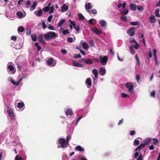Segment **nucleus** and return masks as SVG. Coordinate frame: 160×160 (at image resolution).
Segmentation results:
<instances>
[{
  "instance_id": "nucleus-3",
  "label": "nucleus",
  "mask_w": 160,
  "mask_h": 160,
  "mask_svg": "<svg viewBox=\"0 0 160 160\" xmlns=\"http://www.w3.org/2000/svg\"><path fill=\"white\" fill-rule=\"evenodd\" d=\"M125 87L128 89V91L130 93H132L133 91V85L131 82H128L125 85Z\"/></svg>"
},
{
  "instance_id": "nucleus-54",
  "label": "nucleus",
  "mask_w": 160,
  "mask_h": 160,
  "mask_svg": "<svg viewBox=\"0 0 160 160\" xmlns=\"http://www.w3.org/2000/svg\"><path fill=\"white\" fill-rule=\"evenodd\" d=\"M136 133V131L134 130H132L130 131V134L131 136H133L135 135Z\"/></svg>"
},
{
  "instance_id": "nucleus-63",
  "label": "nucleus",
  "mask_w": 160,
  "mask_h": 160,
  "mask_svg": "<svg viewBox=\"0 0 160 160\" xmlns=\"http://www.w3.org/2000/svg\"><path fill=\"white\" fill-rule=\"evenodd\" d=\"M148 56L150 58H152V53L151 52V51H149L148 53Z\"/></svg>"
},
{
  "instance_id": "nucleus-26",
  "label": "nucleus",
  "mask_w": 160,
  "mask_h": 160,
  "mask_svg": "<svg viewBox=\"0 0 160 160\" xmlns=\"http://www.w3.org/2000/svg\"><path fill=\"white\" fill-rule=\"evenodd\" d=\"M65 19H64L60 20L59 23L58 24V27H60L62 24L65 22Z\"/></svg>"
},
{
  "instance_id": "nucleus-35",
  "label": "nucleus",
  "mask_w": 160,
  "mask_h": 160,
  "mask_svg": "<svg viewBox=\"0 0 160 160\" xmlns=\"http://www.w3.org/2000/svg\"><path fill=\"white\" fill-rule=\"evenodd\" d=\"M17 15L19 17L22 18L23 16V13L21 12L18 11L17 12Z\"/></svg>"
},
{
  "instance_id": "nucleus-60",
  "label": "nucleus",
  "mask_w": 160,
  "mask_h": 160,
  "mask_svg": "<svg viewBox=\"0 0 160 160\" xmlns=\"http://www.w3.org/2000/svg\"><path fill=\"white\" fill-rule=\"evenodd\" d=\"M61 52L63 54H67V51L65 49H62Z\"/></svg>"
},
{
  "instance_id": "nucleus-33",
  "label": "nucleus",
  "mask_w": 160,
  "mask_h": 160,
  "mask_svg": "<svg viewBox=\"0 0 160 160\" xmlns=\"http://www.w3.org/2000/svg\"><path fill=\"white\" fill-rule=\"evenodd\" d=\"M24 103L23 102H20L18 103V107L19 108H22L24 106Z\"/></svg>"
},
{
  "instance_id": "nucleus-57",
  "label": "nucleus",
  "mask_w": 160,
  "mask_h": 160,
  "mask_svg": "<svg viewBox=\"0 0 160 160\" xmlns=\"http://www.w3.org/2000/svg\"><path fill=\"white\" fill-rule=\"evenodd\" d=\"M42 25L43 29H45L47 28V26L44 22H42Z\"/></svg>"
},
{
  "instance_id": "nucleus-34",
  "label": "nucleus",
  "mask_w": 160,
  "mask_h": 160,
  "mask_svg": "<svg viewBox=\"0 0 160 160\" xmlns=\"http://www.w3.org/2000/svg\"><path fill=\"white\" fill-rule=\"evenodd\" d=\"M50 7L49 6H46L43 8V11L44 12H48L49 11Z\"/></svg>"
},
{
  "instance_id": "nucleus-1",
  "label": "nucleus",
  "mask_w": 160,
  "mask_h": 160,
  "mask_svg": "<svg viewBox=\"0 0 160 160\" xmlns=\"http://www.w3.org/2000/svg\"><path fill=\"white\" fill-rule=\"evenodd\" d=\"M71 137L70 135L67 136L66 140L63 138H60L59 140L58 143L61 144V147L65 148L68 147V144L69 143V140L71 139Z\"/></svg>"
},
{
  "instance_id": "nucleus-5",
  "label": "nucleus",
  "mask_w": 160,
  "mask_h": 160,
  "mask_svg": "<svg viewBox=\"0 0 160 160\" xmlns=\"http://www.w3.org/2000/svg\"><path fill=\"white\" fill-rule=\"evenodd\" d=\"M135 30V27H132L127 30V32L130 36H133L134 35Z\"/></svg>"
},
{
  "instance_id": "nucleus-12",
  "label": "nucleus",
  "mask_w": 160,
  "mask_h": 160,
  "mask_svg": "<svg viewBox=\"0 0 160 160\" xmlns=\"http://www.w3.org/2000/svg\"><path fill=\"white\" fill-rule=\"evenodd\" d=\"M35 14L37 16L40 17L42 15V9H40L38 11H36L34 12Z\"/></svg>"
},
{
  "instance_id": "nucleus-2",
  "label": "nucleus",
  "mask_w": 160,
  "mask_h": 160,
  "mask_svg": "<svg viewBox=\"0 0 160 160\" xmlns=\"http://www.w3.org/2000/svg\"><path fill=\"white\" fill-rule=\"evenodd\" d=\"M43 37L45 40H48L50 39H52L55 37H57L56 33L54 32H49L43 35Z\"/></svg>"
},
{
  "instance_id": "nucleus-46",
  "label": "nucleus",
  "mask_w": 160,
  "mask_h": 160,
  "mask_svg": "<svg viewBox=\"0 0 160 160\" xmlns=\"http://www.w3.org/2000/svg\"><path fill=\"white\" fill-rule=\"evenodd\" d=\"M136 79L137 82H139L140 80V77L139 74H137L136 76Z\"/></svg>"
},
{
  "instance_id": "nucleus-52",
  "label": "nucleus",
  "mask_w": 160,
  "mask_h": 160,
  "mask_svg": "<svg viewBox=\"0 0 160 160\" xmlns=\"http://www.w3.org/2000/svg\"><path fill=\"white\" fill-rule=\"evenodd\" d=\"M142 148L139 145L135 150V151L136 152L137 151H140L141 150V149Z\"/></svg>"
},
{
  "instance_id": "nucleus-45",
  "label": "nucleus",
  "mask_w": 160,
  "mask_h": 160,
  "mask_svg": "<svg viewBox=\"0 0 160 160\" xmlns=\"http://www.w3.org/2000/svg\"><path fill=\"white\" fill-rule=\"evenodd\" d=\"M91 12L93 14H96L97 13V10L95 9H92L91 11Z\"/></svg>"
},
{
  "instance_id": "nucleus-30",
  "label": "nucleus",
  "mask_w": 160,
  "mask_h": 160,
  "mask_svg": "<svg viewBox=\"0 0 160 160\" xmlns=\"http://www.w3.org/2000/svg\"><path fill=\"white\" fill-rule=\"evenodd\" d=\"M159 8L156 9L155 10V15L158 17H160V16L159 14Z\"/></svg>"
},
{
  "instance_id": "nucleus-37",
  "label": "nucleus",
  "mask_w": 160,
  "mask_h": 160,
  "mask_svg": "<svg viewBox=\"0 0 160 160\" xmlns=\"http://www.w3.org/2000/svg\"><path fill=\"white\" fill-rule=\"evenodd\" d=\"M62 34L64 35H66L70 33L69 30L67 29L64 30H62Z\"/></svg>"
},
{
  "instance_id": "nucleus-10",
  "label": "nucleus",
  "mask_w": 160,
  "mask_h": 160,
  "mask_svg": "<svg viewBox=\"0 0 160 160\" xmlns=\"http://www.w3.org/2000/svg\"><path fill=\"white\" fill-rule=\"evenodd\" d=\"M92 31L95 33L97 35H99L101 33V31L99 30L97 28H94L92 29Z\"/></svg>"
},
{
  "instance_id": "nucleus-39",
  "label": "nucleus",
  "mask_w": 160,
  "mask_h": 160,
  "mask_svg": "<svg viewBox=\"0 0 160 160\" xmlns=\"http://www.w3.org/2000/svg\"><path fill=\"white\" fill-rule=\"evenodd\" d=\"M8 69H9V70L10 71H13L14 69V67L10 65H9L8 66Z\"/></svg>"
},
{
  "instance_id": "nucleus-48",
  "label": "nucleus",
  "mask_w": 160,
  "mask_h": 160,
  "mask_svg": "<svg viewBox=\"0 0 160 160\" xmlns=\"http://www.w3.org/2000/svg\"><path fill=\"white\" fill-rule=\"evenodd\" d=\"M130 24L132 25L135 26L137 25L138 23L137 22H130Z\"/></svg>"
},
{
  "instance_id": "nucleus-47",
  "label": "nucleus",
  "mask_w": 160,
  "mask_h": 160,
  "mask_svg": "<svg viewBox=\"0 0 160 160\" xmlns=\"http://www.w3.org/2000/svg\"><path fill=\"white\" fill-rule=\"evenodd\" d=\"M153 140L154 142V144H157L159 142L158 139L155 138H153Z\"/></svg>"
},
{
  "instance_id": "nucleus-32",
  "label": "nucleus",
  "mask_w": 160,
  "mask_h": 160,
  "mask_svg": "<svg viewBox=\"0 0 160 160\" xmlns=\"http://www.w3.org/2000/svg\"><path fill=\"white\" fill-rule=\"evenodd\" d=\"M120 18L123 22H126L127 21V17L124 16H121L120 17Z\"/></svg>"
},
{
  "instance_id": "nucleus-13",
  "label": "nucleus",
  "mask_w": 160,
  "mask_h": 160,
  "mask_svg": "<svg viewBox=\"0 0 160 160\" xmlns=\"http://www.w3.org/2000/svg\"><path fill=\"white\" fill-rule=\"evenodd\" d=\"M87 84L88 85V88H89L91 86V79L90 78H88L86 81Z\"/></svg>"
},
{
  "instance_id": "nucleus-22",
  "label": "nucleus",
  "mask_w": 160,
  "mask_h": 160,
  "mask_svg": "<svg viewBox=\"0 0 160 160\" xmlns=\"http://www.w3.org/2000/svg\"><path fill=\"white\" fill-rule=\"evenodd\" d=\"M66 114L67 115H72V110L70 109H68L66 112Z\"/></svg>"
},
{
  "instance_id": "nucleus-6",
  "label": "nucleus",
  "mask_w": 160,
  "mask_h": 160,
  "mask_svg": "<svg viewBox=\"0 0 160 160\" xmlns=\"http://www.w3.org/2000/svg\"><path fill=\"white\" fill-rule=\"evenodd\" d=\"M47 63L48 65H51L52 67L54 66L56 63V61H54L52 58H50L47 60Z\"/></svg>"
},
{
  "instance_id": "nucleus-4",
  "label": "nucleus",
  "mask_w": 160,
  "mask_h": 160,
  "mask_svg": "<svg viewBox=\"0 0 160 160\" xmlns=\"http://www.w3.org/2000/svg\"><path fill=\"white\" fill-rule=\"evenodd\" d=\"M101 63L103 65H105L108 61V57L107 56H100L99 58Z\"/></svg>"
},
{
  "instance_id": "nucleus-19",
  "label": "nucleus",
  "mask_w": 160,
  "mask_h": 160,
  "mask_svg": "<svg viewBox=\"0 0 160 160\" xmlns=\"http://www.w3.org/2000/svg\"><path fill=\"white\" fill-rule=\"evenodd\" d=\"M84 62L87 64H92L93 63V61L90 59H88L85 60Z\"/></svg>"
},
{
  "instance_id": "nucleus-21",
  "label": "nucleus",
  "mask_w": 160,
  "mask_h": 160,
  "mask_svg": "<svg viewBox=\"0 0 160 160\" xmlns=\"http://www.w3.org/2000/svg\"><path fill=\"white\" fill-rule=\"evenodd\" d=\"M75 148L78 151L80 152L83 151L84 150V148L80 146H78L76 147Z\"/></svg>"
},
{
  "instance_id": "nucleus-53",
  "label": "nucleus",
  "mask_w": 160,
  "mask_h": 160,
  "mask_svg": "<svg viewBox=\"0 0 160 160\" xmlns=\"http://www.w3.org/2000/svg\"><path fill=\"white\" fill-rule=\"evenodd\" d=\"M139 47V45L137 43H137H135V46H134V48L136 49H138Z\"/></svg>"
},
{
  "instance_id": "nucleus-43",
  "label": "nucleus",
  "mask_w": 160,
  "mask_h": 160,
  "mask_svg": "<svg viewBox=\"0 0 160 160\" xmlns=\"http://www.w3.org/2000/svg\"><path fill=\"white\" fill-rule=\"evenodd\" d=\"M53 16L52 15H50L48 18V22H50L51 21V20Z\"/></svg>"
},
{
  "instance_id": "nucleus-15",
  "label": "nucleus",
  "mask_w": 160,
  "mask_h": 160,
  "mask_svg": "<svg viewBox=\"0 0 160 160\" xmlns=\"http://www.w3.org/2000/svg\"><path fill=\"white\" fill-rule=\"evenodd\" d=\"M92 7L90 3L87 2L85 5V9L87 10H89L91 9Z\"/></svg>"
},
{
  "instance_id": "nucleus-51",
  "label": "nucleus",
  "mask_w": 160,
  "mask_h": 160,
  "mask_svg": "<svg viewBox=\"0 0 160 160\" xmlns=\"http://www.w3.org/2000/svg\"><path fill=\"white\" fill-rule=\"evenodd\" d=\"M67 41L71 43L73 42L72 38L70 37L68 38H67Z\"/></svg>"
},
{
  "instance_id": "nucleus-16",
  "label": "nucleus",
  "mask_w": 160,
  "mask_h": 160,
  "mask_svg": "<svg viewBox=\"0 0 160 160\" xmlns=\"http://www.w3.org/2000/svg\"><path fill=\"white\" fill-rule=\"evenodd\" d=\"M99 23L101 26L102 27H105L106 26V22L104 20H100L99 22Z\"/></svg>"
},
{
  "instance_id": "nucleus-50",
  "label": "nucleus",
  "mask_w": 160,
  "mask_h": 160,
  "mask_svg": "<svg viewBox=\"0 0 160 160\" xmlns=\"http://www.w3.org/2000/svg\"><path fill=\"white\" fill-rule=\"evenodd\" d=\"M137 9L138 10H142L144 8L141 5H138V6Z\"/></svg>"
},
{
  "instance_id": "nucleus-40",
  "label": "nucleus",
  "mask_w": 160,
  "mask_h": 160,
  "mask_svg": "<svg viewBox=\"0 0 160 160\" xmlns=\"http://www.w3.org/2000/svg\"><path fill=\"white\" fill-rule=\"evenodd\" d=\"M121 96L123 98H125L127 97H129V96L127 94L123 93H121Z\"/></svg>"
},
{
  "instance_id": "nucleus-64",
  "label": "nucleus",
  "mask_w": 160,
  "mask_h": 160,
  "mask_svg": "<svg viewBox=\"0 0 160 160\" xmlns=\"http://www.w3.org/2000/svg\"><path fill=\"white\" fill-rule=\"evenodd\" d=\"M137 160H142V156L141 155H139L138 158Z\"/></svg>"
},
{
  "instance_id": "nucleus-28",
  "label": "nucleus",
  "mask_w": 160,
  "mask_h": 160,
  "mask_svg": "<svg viewBox=\"0 0 160 160\" xmlns=\"http://www.w3.org/2000/svg\"><path fill=\"white\" fill-rule=\"evenodd\" d=\"M50 11L49 13L51 14L54 11V7L53 5H52L50 7Z\"/></svg>"
},
{
  "instance_id": "nucleus-55",
  "label": "nucleus",
  "mask_w": 160,
  "mask_h": 160,
  "mask_svg": "<svg viewBox=\"0 0 160 160\" xmlns=\"http://www.w3.org/2000/svg\"><path fill=\"white\" fill-rule=\"evenodd\" d=\"M75 29L76 31L79 32L80 31V27L79 26H78L77 27H76L75 28H74Z\"/></svg>"
},
{
  "instance_id": "nucleus-61",
  "label": "nucleus",
  "mask_w": 160,
  "mask_h": 160,
  "mask_svg": "<svg viewBox=\"0 0 160 160\" xmlns=\"http://www.w3.org/2000/svg\"><path fill=\"white\" fill-rule=\"evenodd\" d=\"M129 42L130 43H137V42L136 41V40L135 39H132L131 40H130L129 41Z\"/></svg>"
},
{
  "instance_id": "nucleus-62",
  "label": "nucleus",
  "mask_w": 160,
  "mask_h": 160,
  "mask_svg": "<svg viewBox=\"0 0 160 160\" xmlns=\"http://www.w3.org/2000/svg\"><path fill=\"white\" fill-rule=\"evenodd\" d=\"M48 28L50 30H54V28L51 25H50L48 27Z\"/></svg>"
},
{
  "instance_id": "nucleus-11",
  "label": "nucleus",
  "mask_w": 160,
  "mask_h": 160,
  "mask_svg": "<svg viewBox=\"0 0 160 160\" xmlns=\"http://www.w3.org/2000/svg\"><path fill=\"white\" fill-rule=\"evenodd\" d=\"M72 63L73 64V66L77 67H83L84 65L78 62H77L75 61H72Z\"/></svg>"
},
{
  "instance_id": "nucleus-41",
  "label": "nucleus",
  "mask_w": 160,
  "mask_h": 160,
  "mask_svg": "<svg viewBox=\"0 0 160 160\" xmlns=\"http://www.w3.org/2000/svg\"><path fill=\"white\" fill-rule=\"evenodd\" d=\"M69 21L70 22L71 25H72V26H73L74 28H75V27H76V24L74 22L72 21L70 19L69 20Z\"/></svg>"
},
{
  "instance_id": "nucleus-31",
  "label": "nucleus",
  "mask_w": 160,
  "mask_h": 160,
  "mask_svg": "<svg viewBox=\"0 0 160 160\" xmlns=\"http://www.w3.org/2000/svg\"><path fill=\"white\" fill-rule=\"evenodd\" d=\"M31 38L32 40L34 42H35L37 40L36 36L35 34H33L31 35Z\"/></svg>"
},
{
  "instance_id": "nucleus-24",
  "label": "nucleus",
  "mask_w": 160,
  "mask_h": 160,
  "mask_svg": "<svg viewBox=\"0 0 160 160\" xmlns=\"http://www.w3.org/2000/svg\"><path fill=\"white\" fill-rule=\"evenodd\" d=\"M82 46L84 49L85 50H87L89 48L88 45L86 42H83L82 44Z\"/></svg>"
},
{
  "instance_id": "nucleus-36",
  "label": "nucleus",
  "mask_w": 160,
  "mask_h": 160,
  "mask_svg": "<svg viewBox=\"0 0 160 160\" xmlns=\"http://www.w3.org/2000/svg\"><path fill=\"white\" fill-rule=\"evenodd\" d=\"M15 160H23V159L19 155H18L16 156Z\"/></svg>"
},
{
  "instance_id": "nucleus-27",
  "label": "nucleus",
  "mask_w": 160,
  "mask_h": 160,
  "mask_svg": "<svg viewBox=\"0 0 160 160\" xmlns=\"http://www.w3.org/2000/svg\"><path fill=\"white\" fill-rule=\"evenodd\" d=\"M25 29L22 26H20L18 28V31L19 32H23L24 31Z\"/></svg>"
},
{
  "instance_id": "nucleus-8",
  "label": "nucleus",
  "mask_w": 160,
  "mask_h": 160,
  "mask_svg": "<svg viewBox=\"0 0 160 160\" xmlns=\"http://www.w3.org/2000/svg\"><path fill=\"white\" fill-rule=\"evenodd\" d=\"M43 35L42 34H40L38 36V40L39 42H41L43 45H46V42L43 39Z\"/></svg>"
},
{
  "instance_id": "nucleus-9",
  "label": "nucleus",
  "mask_w": 160,
  "mask_h": 160,
  "mask_svg": "<svg viewBox=\"0 0 160 160\" xmlns=\"http://www.w3.org/2000/svg\"><path fill=\"white\" fill-rule=\"evenodd\" d=\"M99 74L102 76H103L106 73V70L105 68H100L99 69Z\"/></svg>"
},
{
  "instance_id": "nucleus-23",
  "label": "nucleus",
  "mask_w": 160,
  "mask_h": 160,
  "mask_svg": "<svg viewBox=\"0 0 160 160\" xmlns=\"http://www.w3.org/2000/svg\"><path fill=\"white\" fill-rule=\"evenodd\" d=\"M92 72L95 75V78H97L98 77V70L96 69H93Z\"/></svg>"
},
{
  "instance_id": "nucleus-20",
  "label": "nucleus",
  "mask_w": 160,
  "mask_h": 160,
  "mask_svg": "<svg viewBox=\"0 0 160 160\" xmlns=\"http://www.w3.org/2000/svg\"><path fill=\"white\" fill-rule=\"evenodd\" d=\"M37 4L38 3L36 1H34L33 2V4L30 8V10L31 11L35 9Z\"/></svg>"
},
{
  "instance_id": "nucleus-14",
  "label": "nucleus",
  "mask_w": 160,
  "mask_h": 160,
  "mask_svg": "<svg viewBox=\"0 0 160 160\" xmlns=\"http://www.w3.org/2000/svg\"><path fill=\"white\" fill-rule=\"evenodd\" d=\"M130 7L132 10L135 11L137 9V5L136 4L131 3L130 5Z\"/></svg>"
},
{
  "instance_id": "nucleus-7",
  "label": "nucleus",
  "mask_w": 160,
  "mask_h": 160,
  "mask_svg": "<svg viewBox=\"0 0 160 160\" xmlns=\"http://www.w3.org/2000/svg\"><path fill=\"white\" fill-rule=\"evenodd\" d=\"M7 108L8 112L9 115V116L12 119H14L15 118V115L13 112L12 109L9 107H8Z\"/></svg>"
},
{
  "instance_id": "nucleus-56",
  "label": "nucleus",
  "mask_w": 160,
  "mask_h": 160,
  "mask_svg": "<svg viewBox=\"0 0 160 160\" xmlns=\"http://www.w3.org/2000/svg\"><path fill=\"white\" fill-rule=\"evenodd\" d=\"M151 96L152 97H155V91L154 90L152 92L151 94H150Z\"/></svg>"
},
{
  "instance_id": "nucleus-44",
  "label": "nucleus",
  "mask_w": 160,
  "mask_h": 160,
  "mask_svg": "<svg viewBox=\"0 0 160 160\" xmlns=\"http://www.w3.org/2000/svg\"><path fill=\"white\" fill-rule=\"evenodd\" d=\"M81 56L80 54H76L74 55V58L75 59L78 58H81Z\"/></svg>"
},
{
  "instance_id": "nucleus-49",
  "label": "nucleus",
  "mask_w": 160,
  "mask_h": 160,
  "mask_svg": "<svg viewBox=\"0 0 160 160\" xmlns=\"http://www.w3.org/2000/svg\"><path fill=\"white\" fill-rule=\"evenodd\" d=\"M31 3V1L30 0H28L27 1V2L25 4V5L26 6V8H28L29 7V6H28V5H29Z\"/></svg>"
},
{
  "instance_id": "nucleus-25",
  "label": "nucleus",
  "mask_w": 160,
  "mask_h": 160,
  "mask_svg": "<svg viewBox=\"0 0 160 160\" xmlns=\"http://www.w3.org/2000/svg\"><path fill=\"white\" fill-rule=\"evenodd\" d=\"M140 143L139 140L138 139V138L135 140L134 141L133 144L134 145H138Z\"/></svg>"
},
{
  "instance_id": "nucleus-58",
  "label": "nucleus",
  "mask_w": 160,
  "mask_h": 160,
  "mask_svg": "<svg viewBox=\"0 0 160 160\" xmlns=\"http://www.w3.org/2000/svg\"><path fill=\"white\" fill-rule=\"evenodd\" d=\"M146 145L145 144V143L144 142L143 143H141L140 145H139V146L141 147V148H144L145 145Z\"/></svg>"
},
{
  "instance_id": "nucleus-38",
  "label": "nucleus",
  "mask_w": 160,
  "mask_h": 160,
  "mask_svg": "<svg viewBox=\"0 0 160 160\" xmlns=\"http://www.w3.org/2000/svg\"><path fill=\"white\" fill-rule=\"evenodd\" d=\"M128 12V10L125 9L124 10V11L122 12L121 13L123 15H126L127 14Z\"/></svg>"
},
{
  "instance_id": "nucleus-29",
  "label": "nucleus",
  "mask_w": 160,
  "mask_h": 160,
  "mask_svg": "<svg viewBox=\"0 0 160 160\" xmlns=\"http://www.w3.org/2000/svg\"><path fill=\"white\" fill-rule=\"evenodd\" d=\"M78 16L79 17V20H83L85 18L84 16L81 13H78Z\"/></svg>"
},
{
  "instance_id": "nucleus-17",
  "label": "nucleus",
  "mask_w": 160,
  "mask_h": 160,
  "mask_svg": "<svg viewBox=\"0 0 160 160\" xmlns=\"http://www.w3.org/2000/svg\"><path fill=\"white\" fill-rule=\"evenodd\" d=\"M155 21L156 18L155 16L153 15H151L150 18V22L152 23H153L155 22Z\"/></svg>"
},
{
  "instance_id": "nucleus-18",
  "label": "nucleus",
  "mask_w": 160,
  "mask_h": 160,
  "mask_svg": "<svg viewBox=\"0 0 160 160\" xmlns=\"http://www.w3.org/2000/svg\"><path fill=\"white\" fill-rule=\"evenodd\" d=\"M68 7L66 4H64L62 6L61 8V11L62 12H65L66 11L68 10Z\"/></svg>"
},
{
  "instance_id": "nucleus-42",
  "label": "nucleus",
  "mask_w": 160,
  "mask_h": 160,
  "mask_svg": "<svg viewBox=\"0 0 160 160\" xmlns=\"http://www.w3.org/2000/svg\"><path fill=\"white\" fill-rule=\"evenodd\" d=\"M151 139L150 138H148L144 142L146 145H147L148 143L151 141Z\"/></svg>"
},
{
  "instance_id": "nucleus-59",
  "label": "nucleus",
  "mask_w": 160,
  "mask_h": 160,
  "mask_svg": "<svg viewBox=\"0 0 160 160\" xmlns=\"http://www.w3.org/2000/svg\"><path fill=\"white\" fill-rule=\"evenodd\" d=\"M11 39L14 41H16L17 40V37L15 36H12L11 37Z\"/></svg>"
}]
</instances>
